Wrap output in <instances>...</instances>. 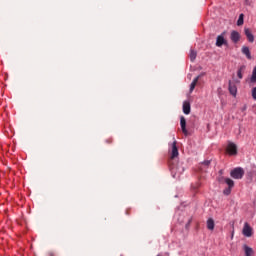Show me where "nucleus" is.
<instances>
[{
	"label": "nucleus",
	"mask_w": 256,
	"mask_h": 256,
	"mask_svg": "<svg viewBox=\"0 0 256 256\" xmlns=\"http://www.w3.org/2000/svg\"><path fill=\"white\" fill-rule=\"evenodd\" d=\"M230 175L233 179H243V175H245V170H243V168L238 167L233 169L230 172Z\"/></svg>",
	"instance_id": "obj_2"
},
{
	"label": "nucleus",
	"mask_w": 256,
	"mask_h": 256,
	"mask_svg": "<svg viewBox=\"0 0 256 256\" xmlns=\"http://www.w3.org/2000/svg\"><path fill=\"white\" fill-rule=\"evenodd\" d=\"M242 233H243L244 237H252L253 236V227H251V225H249V223L245 222Z\"/></svg>",
	"instance_id": "obj_5"
},
{
	"label": "nucleus",
	"mask_w": 256,
	"mask_h": 256,
	"mask_svg": "<svg viewBox=\"0 0 256 256\" xmlns=\"http://www.w3.org/2000/svg\"><path fill=\"white\" fill-rule=\"evenodd\" d=\"M197 83H199V76L196 77L192 83L190 84V93H193L195 91V87H197Z\"/></svg>",
	"instance_id": "obj_14"
},
{
	"label": "nucleus",
	"mask_w": 256,
	"mask_h": 256,
	"mask_svg": "<svg viewBox=\"0 0 256 256\" xmlns=\"http://www.w3.org/2000/svg\"><path fill=\"white\" fill-rule=\"evenodd\" d=\"M242 53L247 57V59H251V50H249V47L243 46Z\"/></svg>",
	"instance_id": "obj_13"
},
{
	"label": "nucleus",
	"mask_w": 256,
	"mask_h": 256,
	"mask_svg": "<svg viewBox=\"0 0 256 256\" xmlns=\"http://www.w3.org/2000/svg\"><path fill=\"white\" fill-rule=\"evenodd\" d=\"M180 125H181V129L182 132L184 133V135H187V121L185 120V117H181L180 118Z\"/></svg>",
	"instance_id": "obj_8"
},
{
	"label": "nucleus",
	"mask_w": 256,
	"mask_h": 256,
	"mask_svg": "<svg viewBox=\"0 0 256 256\" xmlns=\"http://www.w3.org/2000/svg\"><path fill=\"white\" fill-rule=\"evenodd\" d=\"M190 61H195V59H197V52H195V50H190Z\"/></svg>",
	"instance_id": "obj_18"
},
{
	"label": "nucleus",
	"mask_w": 256,
	"mask_h": 256,
	"mask_svg": "<svg viewBox=\"0 0 256 256\" xmlns=\"http://www.w3.org/2000/svg\"><path fill=\"white\" fill-rule=\"evenodd\" d=\"M243 73H245V66H241L237 71V77L243 79Z\"/></svg>",
	"instance_id": "obj_15"
},
{
	"label": "nucleus",
	"mask_w": 256,
	"mask_h": 256,
	"mask_svg": "<svg viewBox=\"0 0 256 256\" xmlns=\"http://www.w3.org/2000/svg\"><path fill=\"white\" fill-rule=\"evenodd\" d=\"M252 83H256V66L254 67L253 71H252V76L250 78Z\"/></svg>",
	"instance_id": "obj_20"
},
{
	"label": "nucleus",
	"mask_w": 256,
	"mask_h": 256,
	"mask_svg": "<svg viewBox=\"0 0 256 256\" xmlns=\"http://www.w3.org/2000/svg\"><path fill=\"white\" fill-rule=\"evenodd\" d=\"M229 93L233 96V97H237V86L235 84H232L231 82L229 83Z\"/></svg>",
	"instance_id": "obj_10"
},
{
	"label": "nucleus",
	"mask_w": 256,
	"mask_h": 256,
	"mask_svg": "<svg viewBox=\"0 0 256 256\" xmlns=\"http://www.w3.org/2000/svg\"><path fill=\"white\" fill-rule=\"evenodd\" d=\"M230 194H231V188L224 190V195H230Z\"/></svg>",
	"instance_id": "obj_22"
},
{
	"label": "nucleus",
	"mask_w": 256,
	"mask_h": 256,
	"mask_svg": "<svg viewBox=\"0 0 256 256\" xmlns=\"http://www.w3.org/2000/svg\"><path fill=\"white\" fill-rule=\"evenodd\" d=\"M225 151L226 155H229L230 157H235V155H237V144L233 142H228Z\"/></svg>",
	"instance_id": "obj_1"
},
{
	"label": "nucleus",
	"mask_w": 256,
	"mask_h": 256,
	"mask_svg": "<svg viewBox=\"0 0 256 256\" xmlns=\"http://www.w3.org/2000/svg\"><path fill=\"white\" fill-rule=\"evenodd\" d=\"M244 35L249 43H253L255 41V36L253 35V32H251V29L244 28Z\"/></svg>",
	"instance_id": "obj_6"
},
{
	"label": "nucleus",
	"mask_w": 256,
	"mask_h": 256,
	"mask_svg": "<svg viewBox=\"0 0 256 256\" xmlns=\"http://www.w3.org/2000/svg\"><path fill=\"white\" fill-rule=\"evenodd\" d=\"M183 113L185 115H189V113H191V104L188 101L183 103Z\"/></svg>",
	"instance_id": "obj_11"
},
{
	"label": "nucleus",
	"mask_w": 256,
	"mask_h": 256,
	"mask_svg": "<svg viewBox=\"0 0 256 256\" xmlns=\"http://www.w3.org/2000/svg\"><path fill=\"white\" fill-rule=\"evenodd\" d=\"M244 15L243 14H240L239 15V18H238V21H237V25H238V27H241V25H243V23H244Z\"/></svg>",
	"instance_id": "obj_19"
},
{
	"label": "nucleus",
	"mask_w": 256,
	"mask_h": 256,
	"mask_svg": "<svg viewBox=\"0 0 256 256\" xmlns=\"http://www.w3.org/2000/svg\"><path fill=\"white\" fill-rule=\"evenodd\" d=\"M225 183L228 185L229 189H233V187L235 185V182L230 178H226Z\"/></svg>",
	"instance_id": "obj_17"
},
{
	"label": "nucleus",
	"mask_w": 256,
	"mask_h": 256,
	"mask_svg": "<svg viewBox=\"0 0 256 256\" xmlns=\"http://www.w3.org/2000/svg\"><path fill=\"white\" fill-rule=\"evenodd\" d=\"M252 98L256 101V87L252 89Z\"/></svg>",
	"instance_id": "obj_21"
},
{
	"label": "nucleus",
	"mask_w": 256,
	"mask_h": 256,
	"mask_svg": "<svg viewBox=\"0 0 256 256\" xmlns=\"http://www.w3.org/2000/svg\"><path fill=\"white\" fill-rule=\"evenodd\" d=\"M230 39L232 43H239L241 41V34L234 30L230 33Z\"/></svg>",
	"instance_id": "obj_7"
},
{
	"label": "nucleus",
	"mask_w": 256,
	"mask_h": 256,
	"mask_svg": "<svg viewBox=\"0 0 256 256\" xmlns=\"http://www.w3.org/2000/svg\"><path fill=\"white\" fill-rule=\"evenodd\" d=\"M170 171H171L173 177H177V176L181 175V172H177V167H175V166H170Z\"/></svg>",
	"instance_id": "obj_16"
},
{
	"label": "nucleus",
	"mask_w": 256,
	"mask_h": 256,
	"mask_svg": "<svg viewBox=\"0 0 256 256\" xmlns=\"http://www.w3.org/2000/svg\"><path fill=\"white\" fill-rule=\"evenodd\" d=\"M243 249H244V252H245V256H253L254 255V251H253V248L247 246V245H244L243 246Z\"/></svg>",
	"instance_id": "obj_12"
},
{
	"label": "nucleus",
	"mask_w": 256,
	"mask_h": 256,
	"mask_svg": "<svg viewBox=\"0 0 256 256\" xmlns=\"http://www.w3.org/2000/svg\"><path fill=\"white\" fill-rule=\"evenodd\" d=\"M206 227L209 231H213L215 229V220H213V218H208L206 221Z\"/></svg>",
	"instance_id": "obj_9"
},
{
	"label": "nucleus",
	"mask_w": 256,
	"mask_h": 256,
	"mask_svg": "<svg viewBox=\"0 0 256 256\" xmlns=\"http://www.w3.org/2000/svg\"><path fill=\"white\" fill-rule=\"evenodd\" d=\"M227 32H222L216 38V47H223V45H228L227 38H225Z\"/></svg>",
	"instance_id": "obj_3"
},
{
	"label": "nucleus",
	"mask_w": 256,
	"mask_h": 256,
	"mask_svg": "<svg viewBox=\"0 0 256 256\" xmlns=\"http://www.w3.org/2000/svg\"><path fill=\"white\" fill-rule=\"evenodd\" d=\"M210 164H211V161L209 160L203 162V165H206V167H209Z\"/></svg>",
	"instance_id": "obj_23"
},
{
	"label": "nucleus",
	"mask_w": 256,
	"mask_h": 256,
	"mask_svg": "<svg viewBox=\"0 0 256 256\" xmlns=\"http://www.w3.org/2000/svg\"><path fill=\"white\" fill-rule=\"evenodd\" d=\"M176 157H179V149L177 148V140H174L171 144L170 159H175Z\"/></svg>",
	"instance_id": "obj_4"
}]
</instances>
